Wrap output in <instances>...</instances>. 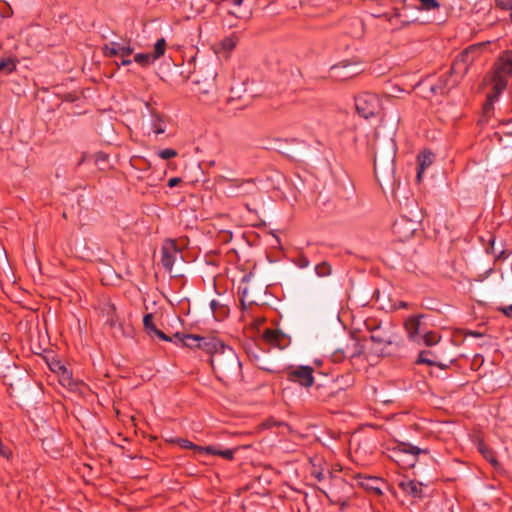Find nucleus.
<instances>
[{"label": "nucleus", "instance_id": "obj_1", "mask_svg": "<svg viewBox=\"0 0 512 512\" xmlns=\"http://www.w3.org/2000/svg\"><path fill=\"white\" fill-rule=\"evenodd\" d=\"M210 363L215 376L224 385L230 386L242 381V364L232 347H222L210 357Z\"/></svg>", "mask_w": 512, "mask_h": 512}, {"label": "nucleus", "instance_id": "obj_2", "mask_svg": "<svg viewBox=\"0 0 512 512\" xmlns=\"http://www.w3.org/2000/svg\"><path fill=\"white\" fill-rule=\"evenodd\" d=\"M396 150L391 144L386 153H376L374 156V173L380 185L392 184L395 175Z\"/></svg>", "mask_w": 512, "mask_h": 512}, {"label": "nucleus", "instance_id": "obj_3", "mask_svg": "<svg viewBox=\"0 0 512 512\" xmlns=\"http://www.w3.org/2000/svg\"><path fill=\"white\" fill-rule=\"evenodd\" d=\"M390 458L403 468L414 467L417 457L421 453L427 454V449H421L410 443L398 442L390 449Z\"/></svg>", "mask_w": 512, "mask_h": 512}, {"label": "nucleus", "instance_id": "obj_4", "mask_svg": "<svg viewBox=\"0 0 512 512\" xmlns=\"http://www.w3.org/2000/svg\"><path fill=\"white\" fill-rule=\"evenodd\" d=\"M364 353V346L359 339L349 335L340 347L335 348L331 355L333 363H342L345 359L360 357Z\"/></svg>", "mask_w": 512, "mask_h": 512}, {"label": "nucleus", "instance_id": "obj_5", "mask_svg": "<svg viewBox=\"0 0 512 512\" xmlns=\"http://www.w3.org/2000/svg\"><path fill=\"white\" fill-rule=\"evenodd\" d=\"M355 107L360 116L368 119L380 112L381 102L376 94L363 92L355 97Z\"/></svg>", "mask_w": 512, "mask_h": 512}, {"label": "nucleus", "instance_id": "obj_6", "mask_svg": "<svg viewBox=\"0 0 512 512\" xmlns=\"http://www.w3.org/2000/svg\"><path fill=\"white\" fill-rule=\"evenodd\" d=\"M314 369L308 365L290 367L286 370L287 380L297 383L304 388H310L314 384Z\"/></svg>", "mask_w": 512, "mask_h": 512}, {"label": "nucleus", "instance_id": "obj_7", "mask_svg": "<svg viewBox=\"0 0 512 512\" xmlns=\"http://www.w3.org/2000/svg\"><path fill=\"white\" fill-rule=\"evenodd\" d=\"M161 254V264L168 272L172 271L173 265L178 259L183 260L181 249L178 247L176 240H165L161 247Z\"/></svg>", "mask_w": 512, "mask_h": 512}, {"label": "nucleus", "instance_id": "obj_8", "mask_svg": "<svg viewBox=\"0 0 512 512\" xmlns=\"http://www.w3.org/2000/svg\"><path fill=\"white\" fill-rule=\"evenodd\" d=\"M224 181L228 184L229 188L234 190L233 196L236 197L253 195L258 190L254 179L239 180L224 178Z\"/></svg>", "mask_w": 512, "mask_h": 512}, {"label": "nucleus", "instance_id": "obj_9", "mask_svg": "<svg viewBox=\"0 0 512 512\" xmlns=\"http://www.w3.org/2000/svg\"><path fill=\"white\" fill-rule=\"evenodd\" d=\"M393 233L400 241H405L413 236L416 231V222L405 217H400L393 224Z\"/></svg>", "mask_w": 512, "mask_h": 512}, {"label": "nucleus", "instance_id": "obj_10", "mask_svg": "<svg viewBox=\"0 0 512 512\" xmlns=\"http://www.w3.org/2000/svg\"><path fill=\"white\" fill-rule=\"evenodd\" d=\"M424 317V314L412 315L404 322V329L408 338L417 344H420V335L423 332L421 319Z\"/></svg>", "mask_w": 512, "mask_h": 512}, {"label": "nucleus", "instance_id": "obj_11", "mask_svg": "<svg viewBox=\"0 0 512 512\" xmlns=\"http://www.w3.org/2000/svg\"><path fill=\"white\" fill-rule=\"evenodd\" d=\"M474 60L475 56L468 54L464 49L454 59L450 68V74L460 75V77H463L468 72L469 66L474 62Z\"/></svg>", "mask_w": 512, "mask_h": 512}, {"label": "nucleus", "instance_id": "obj_12", "mask_svg": "<svg viewBox=\"0 0 512 512\" xmlns=\"http://www.w3.org/2000/svg\"><path fill=\"white\" fill-rule=\"evenodd\" d=\"M493 75L501 76L508 80V76L512 75V49L504 51L495 63Z\"/></svg>", "mask_w": 512, "mask_h": 512}, {"label": "nucleus", "instance_id": "obj_13", "mask_svg": "<svg viewBox=\"0 0 512 512\" xmlns=\"http://www.w3.org/2000/svg\"><path fill=\"white\" fill-rule=\"evenodd\" d=\"M370 340L378 345H383L384 347L395 345L396 347H400L403 343L401 337L397 335H388L387 333H382L380 331V327H375L371 329Z\"/></svg>", "mask_w": 512, "mask_h": 512}, {"label": "nucleus", "instance_id": "obj_14", "mask_svg": "<svg viewBox=\"0 0 512 512\" xmlns=\"http://www.w3.org/2000/svg\"><path fill=\"white\" fill-rule=\"evenodd\" d=\"M154 316L152 313H148L144 315L143 318V326L146 331V333L151 337H157L158 339L162 341H173V338L168 336L166 333H164L162 330L158 329L156 325L153 322Z\"/></svg>", "mask_w": 512, "mask_h": 512}, {"label": "nucleus", "instance_id": "obj_15", "mask_svg": "<svg viewBox=\"0 0 512 512\" xmlns=\"http://www.w3.org/2000/svg\"><path fill=\"white\" fill-rule=\"evenodd\" d=\"M105 56L108 57H129L133 53V48L129 45H122L117 42L106 44L103 48Z\"/></svg>", "mask_w": 512, "mask_h": 512}, {"label": "nucleus", "instance_id": "obj_16", "mask_svg": "<svg viewBox=\"0 0 512 512\" xmlns=\"http://www.w3.org/2000/svg\"><path fill=\"white\" fill-rule=\"evenodd\" d=\"M342 393L343 389L333 390L329 386L318 384L315 386L313 396L320 402H330L333 398Z\"/></svg>", "mask_w": 512, "mask_h": 512}, {"label": "nucleus", "instance_id": "obj_17", "mask_svg": "<svg viewBox=\"0 0 512 512\" xmlns=\"http://www.w3.org/2000/svg\"><path fill=\"white\" fill-rule=\"evenodd\" d=\"M263 338L268 343L277 346L279 348H283L286 345L287 337L286 335L278 329L268 328L263 333Z\"/></svg>", "mask_w": 512, "mask_h": 512}, {"label": "nucleus", "instance_id": "obj_18", "mask_svg": "<svg viewBox=\"0 0 512 512\" xmlns=\"http://www.w3.org/2000/svg\"><path fill=\"white\" fill-rule=\"evenodd\" d=\"M225 344L214 337H200V341L198 343V349L204 350L209 353L212 357L216 352H218Z\"/></svg>", "mask_w": 512, "mask_h": 512}, {"label": "nucleus", "instance_id": "obj_19", "mask_svg": "<svg viewBox=\"0 0 512 512\" xmlns=\"http://www.w3.org/2000/svg\"><path fill=\"white\" fill-rule=\"evenodd\" d=\"M400 489L409 496L414 498H422V484L415 480H404L399 483Z\"/></svg>", "mask_w": 512, "mask_h": 512}, {"label": "nucleus", "instance_id": "obj_20", "mask_svg": "<svg viewBox=\"0 0 512 512\" xmlns=\"http://www.w3.org/2000/svg\"><path fill=\"white\" fill-rule=\"evenodd\" d=\"M508 80L501 78V76H492V90L487 94L486 100L489 102H495L498 99L500 93L506 88Z\"/></svg>", "mask_w": 512, "mask_h": 512}, {"label": "nucleus", "instance_id": "obj_21", "mask_svg": "<svg viewBox=\"0 0 512 512\" xmlns=\"http://www.w3.org/2000/svg\"><path fill=\"white\" fill-rule=\"evenodd\" d=\"M170 337L173 338L172 342L180 343L182 346L188 348H198V343L200 341V336L198 335L184 334L180 332H176Z\"/></svg>", "mask_w": 512, "mask_h": 512}, {"label": "nucleus", "instance_id": "obj_22", "mask_svg": "<svg viewBox=\"0 0 512 512\" xmlns=\"http://www.w3.org/2000/svg\"><path fill=\"white\" fill-rule=\"evenodd\" d=\"M381 484L382 480L377 477L366 476L360 481V485L368 492H371L375 496L382 494Z\"/></svg>", "mask_w": 512, "mask_h": 512}, {"label": "nucleus", "instance_id": "obj_23", "mask_svg": "<svg viewBox=\"0 0 512 512\" xmlns=\"http://www.w3.org/2000/svg\"><path fill=\"white\" fill-rule=\"evenodd\" d=\"M433 153L424 151L418 156L417 180L421 181L425 169L433 163Z\"/></svg>", "mask_w": 512, "mask_h": 512}, {"label": "nucleus", "instance_id": "obj_24", "mask_svg": "<svg viewBox=\"0 0 512 512\" xmlns=\"http://www.w3.org/2000/svg\"><path fill=\"white\" fill-rule=\"evenodd\" d=\"M477 449L493 467L497 468L500 465L495 452L483 440L478 442Z\"/></svg>", "mask_w": 512, "mask_h": 512}, {"label": "nucleus", "instance_id": "obj_25", "mask_svg": "<svg viewBox=\"0 0 512 512\" xmlns=\"http://www.w3.org/2000/svg\"><path fill=\"white\" fill-rule=\"evenodd\" d=\"M210 308L217 321L223 320L229 314V308L215 299L210 302Z\"/></svg>", "mask_w": 512, "mask_h": 512}, {"label": "nucleus", "instance_id": "obj_26", "mask_svg": "<svg viewBox=\"0 0 512 512\" xmlns=\"http://www.w3.org/2000/svg\"><path fill=\"white\" fill-rule=\"evenodd\" d=\"M452 75L453 74H450V71H449L448 73L439 77L437 83L431 85L430 91L433 94H444L445 90L449 87V81H450V77Z\"/></svg>", "mask_w": 512, "mask_h": 512}, {"label": "nucleus", "instance_id": "obj_27", "mask_svg": "<svg viewBox=\"0 0 512 512\" xmlns=\"http://www.w3.org/2000/svg\"><path fill=\"white\" fill-rule=\"evenodd\" d=\"M441 339V336L435 331H424L420 335V344L426 346L436 345Z\"/></svg>", "mask_w": 512, "mask_h": 512}, {"label": "nucleus", "instance_id": "obj_28", "mask_svg": "<svg viewBox=\"0 0 512 512\" xmlns=\"http://www.w3.org/2000/svg\"><path fill=\"white\" fill-rule=\"evenodd\" d=\"M205 453L215 456H221L226 460H232L234 458V452L233 449H217L215 446H205Z\"/></svg>", "mask_w": 512, "mask_h": 512}, {"label": "nucleus", "instance_id": "obj_29", "mask_svg": "<svg viewBox=\"0 0 512 512\" xmlns=\"http://www.w3.org/2000/svg\"><path fill=\"white\" fill-rule=\"evenodd\" d=\"M175 443H177L181 448L192 449L197 453H205V449H204L205 447L198 446L187 439L177 438L175 440Z\"/></svg>", "mask_w": 512, "mask_h": 512}, {"label": "nucleus", "instance_id": "obj_30", "mask_svg": "<svg viewBox=\"0 0 512 512\" xmlns=\"http://www.w3.org/2000/svg\"><path fill=\"white\" fill-rule=\"evenodd\" d=\"M432 356H433V352L430 350L421 351L418 354L416 363L417 364H426L428 366L436 365V361L431 358Z\"/></svg>", "mask_w": 512, "mask_h": 512}, {"label": "nucleus", "instance_id": "obj_31", "mask_svg": "<svg viewBox=\"0 0 512 512\" xmlns=\"http://www.w3.org/2000/svg\"><path fill=\"white\" fill-rule=\"evenodd\" d=\"M16 68L15 61L11 58L0 59V73L10 74Z\"/></svg>", "mask_w": 512, "mask_h": 512}, {"label": "nucleus", "instance_id": "obj_32", "mask_svg": "<svg viewBox=\"0 0 512 512\" xmlns=\"http://www.w3.org/2000/svg\"><path fill=\"white\" fill-rule=\"evenodd\" d=\"M331 272H332L331 265L326 261H323L315 266V273L319 277L329 276L331 274Z\"/></svg>", "mask_w": 512, "mask_h": 512}, {"label": "nucleus", "instance_id": "obj_33", "mask_svg": "<svg viewBox=\"0 0 512 512\" xmlns=\"http://www.w3.org/2000/svg\"><path fill=\"white\" fill-rule=\"evenodd\" d=\"M154 60L150 53H138L134 56V61L143 67L148 66Z\"/></svg>", "mask_w": 512, "mask_h": 512}, {"label": "nucleus", "instance_id": "obj_34", "mask_svg": "<svg viewBox=\"0 0 512 512\" xmlns=\"http://www.w3.org/2000/svg\"><path fill=\"white\" fill-rule=\"evenodd\" d=\"M166 49V41L164 38L158 39L154 46L153 59H158L164 55Z\"/></svg>", "mask_w": 512, "mask_h": 512}, {"label": "nucleus", "instance_id": "obj_35", "mask_svg": "<svg viewBox=\"0 0 512 512\" xmlns=\"http://www.w3.org/2000/svg\"><path fill=\"white\" fill-rule=\"evenodd\" d=\"M485 46H486V43H477V44L468 46L467 48H465V50H466V52H468V54L474 55L475 59H476L481 54V52L483 51Z\"/></svg>", "mask_w": 512, "mask_h": 512}, {"label": "nucleus", "instance_id": "obj_36", "mask_svg": "<svg viewBox=\"0 0 512 512\" xmlns=\"http://www.w3.org/2000/svg\"><path fill=\"white\" fill-rule=\"evenodd\" d=\"M152 128L156 134H162L165 132V126L163 125V121L159 115H154Z\"/></svg>", "mask_w": 512, "mask_h": 512}, {"label": "nucleus", "instance_id": "obj_37", "mask_svg": "<svg viewBox=\"0 0 512 512\" xmlns=\"http://www.w3.org/2000/svg\"><path fill=\"white\" fill-rule=\"evenodd\" d=\"M157 155L164 160H168L174 158L178 155V152L175 149L167 148L157 152Z\"/></svg>", "mask_w": 512, "mask_h": 512}, {"label": "nucleus", "instance_id": "obj_38", "mask_svg": "<svg viewBox=\"0 0 512 512\" xmlns=\"http://www.w3.org/2000/svg\"><path fill=\"white\" fill-rule=\"evenodd\" d=\"M420 1V9H423V10H427V11H430V10H434L436 8H439V3L437 0H419Z\"/></svg>", "mask_w": 512, "mask_h": 512}, {"label": "nucleus", "instance_id": "obj_39", "mask_svg": "<svg viewBox=\"0 0 512 512\" xmlns=\"http://www.w3.org/2000/svg\"><path fill=\"white\" fill-rule=\"evenodd\" d=\"M394 18H397V19H400L401 20V25L402 26H406V25H409L411 22H413L414 20H410V19H407L404 14L402 13V11L400 9H394V14L393 16L390 18V21H392Z\"/></svg>", "mask_w": 512, "mask_h": 512}, {"label": "nucleus", "instance_id": "obj_40", "mask_svg": "<svg viewBox=\"0 0 512 512\" xmlns=\"http://www.w3.org/2000/svg\"><path fill=\"white\" fill-rule=\"evenodd\" d=\"M222 47L224 50L231 51L236 47V40L232 37L225 38L222 41Z\"/></svg>", "mask_w": 512, "mask_h": 512}, {"label": "nucleus", "instance_id": "obj_41", "mask_svg": "<svg viewBox=\"0 0 512 512\" xmlns=\"http://www.w3.org/2000/svg\"><path fill=\"white\" fill-rule=\"evenodd\" d=\"M295 263L299 268H306L309 266L310 261L304 254H300L295 260Z\"/></svg>", "mask_w": 512, "mask_h": 512}, {"label": "nucleus", "instance_id": "obj_42", "mask_svg": "<svg viewBox=\"0 0 512 512\" xmlns=\"http://www.w3.org/2000/svg\"><path fill=\"white\" fill-rule=\"evenodd\" d=\"M496 6L502 10H510L512 11V2L511 0H495Z\"/></svg>", "mask_w": 512, "mask_h": 512}, {"label": "nucleus", "instance_id": "obj_43", "mask_svg": "<svg viewBox=\"0 0 512 512\" xmlns=\"http://www.w3.org/2000/svg\"><path fill=\"white\" fill-rule=\"evenodd\" d=\"M216 77V72L211 73V83L208 85V87L199 88V94H208L210 90L214 87V80Z\"/></svg>", "mask_w": 512, "mask_h": 512}, {"label": "nucleus", "instance_id": "obj_44", "mask_svg": "<svg viewBox=\"0 0 512 512\" xmlns=\"http://www.w3.org/2000/svg\"><path fill=\"white\" fill-rule=\"evenodd\" d=\"M493 102H489V101H485V103L483 104V114L487 117H489L491 115V113L493 112Z\"/></svg>", "mask_w": 512, "mask_h": 512}, {"label": "nucleus", "instance_id": "obj_45", "mask_svg": "<svg viewBox=\"0 0 512 512\" xmlns=\"http://www.w3.org/2000/svg\"><path fill=\"white\" fill-rule=\"evenodd\" d=\"M505 316L512 318V304L508 306H501L498 308Z\"/></svg>", "mask_w": 512, "mask_h": 512}, {"label": "nucleus", "instance_id": "obj_46", "mask_svg": "<svg viewBox=\"0 0 512 512\" xmlns=\"http://www.w3.org/2000/svg\"><path fill=\"white\" fill-rule=\"evenodd\" d=\"M181 182H182V179H181V178H179V177H174V178L169 179L167 184H168V186H169L170 188H173V187L177 186V185H178L179 183H181Z\"/></svg>", "mask_w": 512, "mask_h": 512}, {"label": "nucleus", "instance_id": "obj_47", "mask_svg": "<svg viewBox=\"0 0 512 512\" xmlns=\"http://www.w3.org/2000/svg\"><path fill=\"white\" fill-rule=\"evenodd\" d=\"M312 475L315 476L318 479V481H322L325 478V473L322 470L313 471Z\"/></svg>", "mask_w": 512, "mask_h": 512}, {"label": "nucleus", "instance_id": "obj_48", "mask_svg": "<svg viewBox=\"0 0 512 512\" xmlns=\"http://www.w3.org/2000/svg\"><path fill=\"white\" fill-rule=\"evenodd\" d=\"M349 66H350L349 64H343V65H342V64H338V65H334V66H332V68H331V69H332V71L337 72V71H338V70H340L341 68H343V69H344V68H348Z\"/></svg>", "mask_w": 512, "mask_h": 512}, {"label": "nucleus", "instance_id": "obj_49", "mask_svg": "<svg viewBox=\"0 0 512 512\" xmlns=\"http://www.w3.org/2000/svg\"><path fill=\"white\" fill-rule=\"evenodd\" d=\"M121 59H122V60H121V65H123V66L129 65V64H131V62H132V61L129 59V57H121Z\"/></svg>", "mask_w": 512, "mask_h": 512}, {"label": "nucleus", "instance_id": "obj_50", "mask_svg": "<svg viewBox=\"0 0 512 512\" xmlns=\"http://www.w3.org/2000/svg\"><path fill=\"white\" fill-rule=\"evenodd\" d=\"M435 366L439 367L441 370H445L449 367L447 364H443V363H439V362H436Z\"/></svg>", "mask_w": 512, "mask_h": 512}, {"label": "nucleus", "instance_id": "obj_51", "mask_svg": "<svg viewBox=\"0 0 512 512\" xmlns=\"http://www.w3.org/2000/svg\"><path fill=\"white\" fill-rule=\"evenodd\" d=\"M398 308H403V309L408 308V303L405 301H400L398 303Z\"/></svg>", "mask_w": 512, "mask_h": 512}, {"label": "nucleus", "instance_id": "obj_52", "mask_svg": "<svg viewBox=\"0 0 512 512\" xmlns=\"http://www.w3.org/2000/svg\"><path fill=\"white\" fill-rule=\"evenodd\" d=\"M468 334L473 337H481L482 336V333L477 332V331H470Z\"/></svg>", "mask_w": 512, "mask_h": 512}, {"label": "nucleus", "instance_id": "obj_53", "mask_svg": "<svg viewBox=\"0 0 512 512\" xmlns=\"http://www.w3.org/2000/svg\"><path fill=\"white\" fill-rule=\"evenodd\" d=\"M60 369H62V370H63V375H66V376H67V380H70V376L68 375V372H67L66 368H65V367H63V366H61V367H60ZM63 379H64V380L66 379V378H65V376H63Z\"/></svg>", "mask_w": 512, "mask_h": 512}, {"label": "nucleus", "instance_id": "obj_54", "mask_svg": "<svg viewBox=\"0 0 512 512\" xmlns=\"http://www.w3.org/2000/svg\"><path fill=\"white\" fill-rule=\"evenodd\" d=\"M358 74V71H351L344 75L345 78L352 77L353 75Z\"/></svg>", "mask_w": 512, "mask_h": 512}, {"label": "nucleus", "instance_id": "obj_55", "mask_svg": "<svg viewBox=\"0 0 512 512\" xmlns=\"http://www.w3.org/2000/svg\"><path fill=\"white\" fill-rule=\"evenodd\" d=\"M75 99H76V98H75V97H73L71 94H67V95H65V100H67V101H74Z\"/></svg>", "mask_w": 512, "mask_h": 512}, {"label": "nucleus", "instance_id": "obj_56", "mask_svg": "<svg viewBox=\"0 0 512 512\" xmlns=\"http://www.w3.org/2000/svg\"><path fill=\"white\" fill-rule=\"evenodd\" d=\"M244 0H233V4L235 6H240L243 3Z\"/></svg>", "mask_w": 512, "mask_h": 512}, {"label": "nucleus", "instance_id": "obj_57", "mask_svg": "<svg viewBox=\"0 0 512 512\" xmlns=\"http://www.w3.org/2000/svg\"><path fill=\"white\" fill-rule=\"evenodd\" d=\"M509 18H510V21H511V23H512V11H511V12H510V14H509Z\"/></svg>", "mask_w": 512, "mask_h": 512}, {"label": "nucleus", "instance_id": "obj_58", "mask_svg": "<svg viewBox=\"0 0 512 512\" xmlns=\"http://www.w3.org/2000/svg\"><path fill=\"white\" fill-rule=\"evenodd\" d=\"M509 134H512V131H510Z\"/></svg>", "mask_w": 512, "mask_h": 512}]
</instances>
